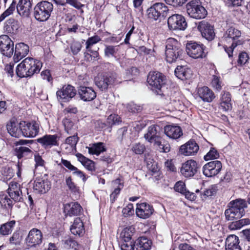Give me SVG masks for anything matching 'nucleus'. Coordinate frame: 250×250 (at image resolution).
<instances>
[{"mask_svg":"<svg viewBox=\"0 0 250 250\" xmlns=\"http://www.w3.org/2000/svg\"><path fill=\"white\" fill-rule=\"evenodd\" d=\"M42 67V62L40 60L27 57L17 65L16 73L21 78L31 77L38 73Z\"/></svg>","mask_w":250,"mask_h":250,"instance_id":"obj_1","label":"nucleus"},{"mask_svg":"<svg viewBox=\"0 0 250 250\" xmlns=\"http://www.w3.org/2000/svg\"><path fill=\"white\" fill-rule=\"evenodd\" d=\"M159 126L151 125L147 129V132L144 134V138L148 142L153 144L154 146L160 152L167 153L170 151L169 144L163 141L159 132Z\"/></svg>","mask_w":250,"mask_h":250,"instance_id":"obj_2","label":"nucleus"},{"mask_svg":"<svg viewBox=\"0 0 250 250\" xmlns=\"http://www.w3.org/2000/svg\"><path fill=\"white\" fill-rule=\"evenodd\" d=\"M183 50L181 48L180 43L174 38H168L166 42L165 55L166 61L171 63L176 62L181 58Z\"/></svg>","mask_w":250,"mask_h":250,"instance_id":"obj_3","label":"nucleus"},{"mask_svg":"<svg viewBox=\"0 0 250 250\" xmlns=\"http://www.w3.org/2000/svg\"><path fill=\"white\" fill-rule=\"evenodd\" d=\"M229 208L225 212L226 218L232 221L242 217L245 214V208L247 207L246 202L242 199H237L229 203Z\"/></svg>","mask_w":250,"mask_h":250,"instance_id":"obj_4","label":"nucleus"},{"mask_svg":"<svg viewBox=\"0 0 250 250\" xmlns=\"http://www.w3.org/2000/svg\"><path fill=\"white\" fill-rule=\"evenodd\" d=\"M53 9V4L47 1L39 2L34 8V16L38 21H44L48 19Z\"/></svg>","mask_w":250,"mask_h":250,"instance_id":"obj_5","label":"nucleus"},{"mask_svg":"<svg viewBox=\"0 0 250 250\" xmlns=\"http://www.w3.org/2000/svg\"><path fill=\"white\" fill-rule=\"evenodd\" d=\"M117 75L115 73H105L95 79V83L102 91H106L109 87L117 83Z\"/></svg>","mask_w":250,"mask_h":250,"instance_id":"obj_6","label":"nucleus"},{"mask_svg":"<svg viewBox=\"0 0 250 250\" xmlns=\"http://www.w3.org/2000/svg\"><path fill=\"white\" fill-rule=\"evenodd\" d=\"M187 12L188 15L196 19L205 18L207 14L206 9L196 1L192 0L186 5Z\"/></svg>","mask_w":250,"mask_h":250,"instance_id":"obj_7","label":"nucleus"},{"mask_svg":"<svg viewBox=\"0 0 250 250\" xmlns=\"http://www.w3.org/2000/svg\"><path fill=\"white\" fill-rule=\"evenodd\" d=\"M205 48L203 44L190 41L187 43L186 50L190 57L196 59L206 57V53L205 52Z\"/></svg>","mask_w":250,"mask_h":250,"instance_id":"obj_8","label":"nucleus"},{"mask_svg":"<svg viewBox=\"0 0 250 250\" xmlns=\"http://www.w3.org/2000/svg\"><path fill=\"white\" fill-rule=\"evenodd\" d=\"M22 129V136L27 138H33L38 135L39 132V125L36 122H21Z\"/></svg>","mask_w":250,"mask_h":250,"instance_id":"obj_9","label":"nucleus"},{"mask_svg":"<svg viewBox=\"0 0 250 250\" xmlns=\"http://www.w3.org/2000/svg\"><path fill=\"white\" fill-rule=\"evenodd\" d=\"M199 168L196 161L189 160L183 163L180 168L181 174L186 178L193 177L197 172Z\"/></svg>","mask_w":250,"mask_h":250,"instance_id":"obj_10","label":"nucleus"},{"mask_svg":"<svg viewBox=\"0 0 250 250\" xmlns=\"http://www.w3.org/2000/svg\"><path fill=\"white\" fill-rule=\"evenodd\" d=\"M0 51L3 55L8 58L13 54L14 43L7 35L0 36Z\"/></svg>","mask_w":250,"mask_h":250,"instance_id":"obj_11","label":"nucleus"},{"mask_svg":"<svg viewBox=\"0 0 250 250\" xmlns=\"http://www.w3.org/2000/svg\"><path fill=\"white\" fill-rule=\"evenodd\" d=\"M169 28L171 30H184L187 27L185 18L181 15L174 14L167 20Z\"/></svg>","mask_w":250,"mask_h":250,"instance_id":"obj_12","label":"nucleus"},{"mask_svg":"<svg viewBox=\"0 0 250 250\" xmlns=\"http://www.w3.org/2000/svg\"><path fill=\"white\" fill-rule=\"evenodd\" d=\"M197 28L202 37L208 41L213 40L215 37L214 27L208 22L203 21L199 23Z\"/></svg>","mask_w":250,"mask_h":250,"instance_id":"obj_13","label":"nucleus"},{"mask_svg":"<svg viewBox=\"0 0 250 250\" xmlns=\"http://www.w3.org/2000/svg\"><path fill=\"white\" fill-rule=\"evenodd\" d=\"M165 77L159 72H150L147 77V82L149 85L158 90H161L165 84Z\"/></svg>","mask_w":250,"mask_h":250,"instance_id":"obj_14","label":"nucleus"},{"mask_svg":"<svg viewBox=\"0 0 250 250\" xmlns=\"http://www.w3.org/2000/svg\"><path fill=\"white\" fill-rule=\"evenodd\" d=\"M222 163L219 161H211L203 167V173L207 177H211L217 175L221 170Z\"/></svg>","mask_w":250,"mask_h":250,"instance_id":"obj_15","label":"nucleus"},{"mask_svg":"<svg viewBox=\"0 0 250 250\" xmlns=\"http://www.w3.org/2000/svg\"><path fill=\"white\" fill-rule=\"evenodd\" d=\"M76 94L75 87L71 85H64L56 92L57 98L63 102L69 101Z\"/></svg>","mask_w":250,"mask_h":250,"instance_id":"obj_16","label":"nucleus"},{"mask_svg":"<svg viewBox=\"0 0 250 250\" xmlns=\"http://www.w3.org/2000/svg\"><path fill=\"white\" fill-rule=\"evenodd\" d=\"M42 231L40 229L33 228L29 231L25 241L28 246L36 247L42 243Z\"/></svg>","mask_w":250,"mask_h":250,"instance_id":"obj_17","label":"nucleus"},{"mask_svg":"<svg viewBox=\"0 0 250 250\" xmlns=\"http://www.w3.org/2000/svg\"><path fill=\"white\" fill-rule=\"evenodd\" d=\"M167 10V7L163 3H156L147 10V15L149 19L157 20L161 14Z\"/></svg>","mask_w":250,"mask_h":250,"instance_id":"obj_18","label":"nucleus"},{"mask_svg":"<svg viewBox=\"0 0 250 250\" xmlns=\"http://www.w3.org/2000/svg\"><path fill=\"white\" fill-rule=\"evenodd\" d=\"M199 149L196 142L191 140L180 147L179 153L185 156L194 155L198 152Z\"/></svg>","mask_w":250,"mask_h":250,"instance_id":"obj_19","label":"nucleus"},{"mask_svg":"<svg viewBox=\"0 0 250 250\" xmlns=\"http://www.w3.org/2000/svg\"><path fill=\"white\" fill-rule=\"evenodd\" d=\"M154 209L152 206L146 203H142L137 205L136 215L140 218L146 219L153 213Z\"/></svg>","mask_w":250,"mask_h":250,"instance_id":"obj_20","label":"nucleus"},{"mask_svg":"<svg viewBox=\"0 0 250 250\" xmlns=\"http://www.w3.org/2000/svg\"><path fill=\"white\" fill-rule=\"evenodd\" d=\"M6 127L8 133L11 136L19 138L22 136L21 122L18 123L16 119H11L7 124Z\"/></svg>","mask_w":250,"mask_h":250,"instance_id":"obj_21","label":"nucleus"},{"mask_svg":"<svg viewBox=\"0 0 250 250\" xmlns=\"http://www.w3.org/2000/svg\"><path fill=\"white\" fill-rule=\"evenodd\" d=\"M58 137L57 135H45L37 139V142L44 148H50L53 146H58Z\"/></svg>","mask_w":250,"mask_h":250,"instance_id":"obj_22","label":"nucleus"},{"mask_svg":"<svg viewBox=\"0 0 250 250\" xmlns=\"http://www.w3.org/2000/svg\"><path fill=\"white\" fill-rule=\"evenodd\" d=\"M31 8L32 3L30 0H20L17 5L18 14L24 18L29 16Z\"/></svg>","mask_w":250,"mask_h":250,"instance_id":"obj_23","label":"nucleus"},{"mask_svg":"<svg viewBox=\"0 0 250 250\" xmlns=\"http://www.w3.org/2000/svg\"><path fill=\"white\" fill-rule=\"evenodd\" d=\"M7 191L9 196L14 201L19 202L21 199V191L17 182H10Z\"/></svg>","mask_w":250,"mask_h":250,"instance_id":"obj_24","label":"nucleus"},{"mask_svg":"<svg viewBox=\"0 0 250 250\" xmlns=\"http://www.w3.org/2000/svg\"><path fill=\"white\" fill-rule=\"evenodd\" d=\"M78 94L80 98L84 101H91L96 97V92L90 87L80 86L78 89Z\"/></svg>","mask_w":250,"mask_h":250,"instance_id":"obj_25","label":"nucleus"},{"mask_svg":"<svg viewBox=\"0 0 250 250\" xmlns=\"http://www.w3.org/2000/svg\"><path fill=\"white\" fill-rule=\"evenodd\" d=\"M239 237L234 234L229 235L226 239V250H241Z\"/></svg>","mask_w":250,"mask_h":250,"instance_id":"obj_26","label":"nucleus"},{"mask_svg":"<svg viewBox=\"0 0 250 250\" xmlns=\"http://www.w3.org/2000/svg\"><path fill=\"white\" fill-rule=\"evenodd\" d=\"M241 33L238 29L230 27L224 34L223 39L226 42H234L238 41L237 39L241 37Z\"/></svg>","mask_w":250,"mask_h":250,"instance_id":"obj_27","label":"nucleus"},{"mask_svg":"<svg viewBox=\"0 0 250 250\" xmlns=\"http://www.w3.org/2000/svg\"><path fill=\"white\" fill-rule=\"evenodd\" d=\"M197 93L199 97L205 102L210 103L215 97L212 91L207 86L199 87Z\"/></svg>","mask_w":250,"mask_h":250,"instance_id":"obj_28","label":"nucleus"},{"mask_svg":"<svg viewBox=\"0 0 250 250\" xmlns=\"http://www.w3.org/2000/svg\"><path fill=\"white\" fill-rule=\"evenodd\" d=\"M164 130L166 135L172 139H177L183 134L181 127L177 125H167Z\"/></svg>","mask_w":250,"mask_h":250,"instance_id":"obj_29","label":"nucleus"},{"mask_svg":"<svg viewBox=\"0 0 250 250\" xmlns=\"http://www.w3.org/2000/svg\"><path fill=\"white\" fill-rule=\"evenodd\" d=\"M82 210V207L77 202H71L64 206V211L70 216L80 215Z\"/></svg>","mask_w":250,"mask_h":250,"instance_id":"obj_30","label":"nucleus"},{"mask_svg":"<svg viewBox=\"0 0 250 250\" xmlns=\"http://www.w3.org/2000/svg\"><path fill=\"white\" fill-rule=\"evenodd\" d=\"M231 101L230 94L229 92L223 91L221 94L220 105L223 110L227 111L231 109Z\"/></svg>","mask_w":250,"mask_h":250,"instance_id":"obj_31","label":"nucleus"},{"mask_svg":"<svg viewBox=\"0 0 250 250\" xmlns=\"http://www.w3.org/2000/svg\"><path fill=\"white\" fill-rule=\"evenodd\" d=\"M50 186L49 181L38 179L35 181L34 189L37 192L44 193L50 189Z\"/></svg>","mask_w":250,"mask_h":250,"instance_id":"obj_32","label":"nucleus"},{"mask_svg":"<svg viewBox=\"0 0 250 250\" xmlns=\"http://www.w3.org/2000/svg\"><path fill=\"white\" fill-rule=\"evenodd\" d=\"M191 74V70L187 66H177L175 70L176 76L182 80L189 78Z\"/></svg>","mask_w":250,"mask_h":250,"instance_id":"obj_33","label":"nucleus"},{"mask_svg":"<svg viewBox=\"0 0 250 250\" xmlns=\"http://www.w3.org/2000/svg\"><path fill=\"white\" fill-rule=\"evenodd\" d=\"M70 230L75 235L80 236L84 233L83 224L80 218H76L73 225L71 226Z\"/></svg>","mask_w":250,"mask_h":250,"instance_id":"obj_34","label":"nucleus"},{"mask_svg":"<svg viewBox=\"0 0 250 250\" xmlns=\"http://www.w3.org/2000/svg\"><path fill=\"white\" fill-rule=\"evenodd\" d=\"M135 250H148L150 248L151 242L145 237H141L134 242Z\"/></svg>","mask_w":250,"mask_h":250,"instance_id":"obj_35","label":"nucleus"},{"mask_svg":"<svg viewBox=\"0 0 250 250\" xmlns=\"http://www.w3.org/2000/svg\"><path fill=\"white\" fill-rule=\"evenodd\" d=\"M112 186L114 188V191L110 195V201L112 203L115 201L117 195L123 188V184L120 179H117L112 182Z\"/></svg>","mask_w":250,"mask_h":250,"instance_id":"obj_36","label":"nucleus"},{"mask_svg":"<svg viewBox=\"0 0 250 250\" xmlns=\"http://www.w3.org/2000/svg\"><path fill=\"white\" fill-rule=\"evenodd\" d=\"M76 157L79 161L88 170L93 171L95 170V163L93 161L86 158L81 153L76 154Z\"/></svg>","mask_w":250,"mask_h":250,"instance_id":"obj_37","label":"nucleus"},{"mask_svg":"<svg viewBox=\"0 0 250 250\" xmlns=\"http://www.w3.org/2000/svg\"><path fill=\"white\" fill-rule=\"evenodd\" d=\"M122 122L120 117L116 114H111L107 119V125L102 123L100 121H97L98 124L102 128L105 127L106 126H111L114 125L119 124Z\"/></svg>","mask_w":250,"mask_h":250,"instance_id":"obj_38","label":"nucleus"},{"mask_svg":"<svg viewBox=\"0 0 250 250\" xmlns=\"http://www.w3.org/2000/svg\"><path fill=\"white\" fill-rule=\"evenodd\" d=\"M14 151L19 159L25 157L32 153L31 150L25 146H15Z\"/></svg>","mask_w":250,"mask_h":250,"instance_id":"obj_39","label":"nucleus"},{"mask_svg":"<svg viewBox=\"0 0 250 250\" xmlns=\"http://www.w3.org/2000/svg\"><path fill=\"white\" fill-rule=\"evenodd\" d=\"M88 152L91 154L99 155L101 152L105 151V148L102 143H98L93 144L91 147H86Z\"/></svg>","mask_w":250,"mask_h":250,"instance_id":"obj_40","label":"nucleus"},{"mask_svg":"<svg viewBox=\"0 0 250 250\" xmlns=\"http://www.w3.org/2000/svg\"><path fill=\"white\" fill-rule=\"evenodd\" d=\"M18 21L13 19H9L6 23L5 28L8 33L15 34L19 29Z\"/></svg>","mask_w":250,"mask_h":250,"instance_id":"obj_41","label":"nucleus"},{"mask_svg":"<svg viewBox=\"0 0 250 250\" xmlns=\"http://www.w3.org/2000/svg\"><path fill=\"white\" fill-rule=\"evenodd\" d=\"M250 224V219H242L238 221L233 222L229 225V228L231 230H236L241 229L245 225Z\"/></svg>","mask_w":250,"mask_h":250,"instance_id":"obj_42","label":"nucleus"},{"mask_svg":"<svg viewBox=\"0 0 250 250\" xmlns=\"http://www.w3.org/2000/svg\"><path fill=\"white\" fill-rule=\"evenodd\" d=\"M119 48V45L113 46L106 45L104 49L105 56L108 58L111 57L116 58V55L118 52Z\"/></svg>","mask_w":250,"mask_h":250,"instance_id":"obj_43","label":"nucleus"},{"mask_svg":"<svg viewBox=\"0 0 250 250\" xmlns=\"http://www.w3.org/2000/svg\"><path fill=\"white\" fill-rule=\"evenodd\" d=\"M15 224V221H11L2 225L0 228V233L4 235L9 234L11 232Z\"/></svg>","mask_w":250,"mask_h":250,"instance_id":"obj_44","label":"nucleus"},{"mask_svg":"<svg viewBox=\"0 0 250 250\" xmlns=\"http://www.w3.org/2000/svg\"><path fill=\"white\" fill-rule=\"evenodd\" d=\"M0 205L4 208H11L13 206V201L5 194L0 195Z\"/></svg>","mask_w":250,"mask_h":250,"instance_id":"obj_45","label":"nucleus"},{"mask_svg":"<svg viewBox=\"0 0 250 250\" xmlns=\"http://www.w3.org/2000/svg\"><path fill=\"white\" fill-rule=\"evenodd\" d=\"M101 41V38L97 35L94 36L89 38L86 42V49L87 51H91L92 46L99 42Z\"/></svg>","mask_w":250,"mask_h":250,"instance_id":"obj_46","label":"nucleus"},{"mask_svg":"<svg viewBox=\"0 0 250 250\" xmlns=\"http://www.w3.org/2000/svg\"><path fill=\"white\" fill-rule=\"evenodd\" d=\"M16 5V2L15 0H13L12 3L9 7V8L5 10L0 16V21H1L4 20L5 18L12 14L15 10Z\"/></svg>","mask_w":250,"mask_h":250,"instance_id":"obj_47","label":"nucleus"},{"mask_svg":"<svg viewBox=\"0 0 250 250\" xmlns=\"http://www.w3.org/2000/svg\"><path fill=\"white\" fill-rule=\"evenodd\" d=\"M15 50L18 52L19 54H22L25 57L29 52V47L24 43L21 42L16 45Z\"/></svg>","mask_w":250,"mask_h":250,"instance_id":"obj_48","label":"nucleus"},{"mask_svg":"<svg viewBox=\"0 0 250 250\" xmlns=\"http://www.w3.org/2000/svg\"><path fill=\"white\" fill-rule=\"evenodd\" d=\"M219 156V153L217 150L211 147L209 152L204 156V159L206 161H208L209 160L217 159Z\"/></svg>","mask_w":250,"mask_h":250,"instance_id":"obj_49","label":"nucleus"},{"mask_svg":"<svg viewBox=\"0 0 250 250\" xmlns=\"http://www.w3.org/2000/svg\"><path fill=\"white\" fill-rule=\"evenodd\" d=\"M131 150L136 154H142L146 150V146L141 143H136L132 146Z\"/></svg>","mask_w":250,"mask_h":250,"instance_id":"obj_50","label":"nucleus"},{"mask_svg":"<svg viewBox=\"0 0 250 250\" xmlns=\"http://www.w3.org/2000/svg\"><path fill=\"white\" fill-rule=\"evenodd\" d=\"M64 245L66 248L74 249L75 250H77L79 248L78 243L71 238H68L65 240Z\"/></svg>","mask_w":250,"mask_h":250,"instance_id":"obj_51","label":"nucleus"},{"mask_svg":"<svg viewBox=\"0 0 250 250\" xmlns=\"http://www.w3.org/2000/svg\"><path fill=\"white\" fill-rule=\"evenodd\" d=\"M121 250H135L133 241H122L120 245Z\"/></svg>","mask_w":250,"mask_h":250,"instance_id":"obj_52","label":"nucleus"},{"mask_svg":"<svg viewBox=\"0 0 250 250\" xmlns=\"http://www.w3.org/2000/svg\"><path fill=\"white\" fill-rule=\"evenodd\" d=\"M127 110L133 113H138L142 111V107L133 103L127 104L126 106Z\"/></svg>","mask_w":250,"mask_h":250,"instance_id":"obj_53","label":"nucleus"},{"mask_svg":"<svg viewBox=\"0 0 250 250\" xmlns=\"http://www.w3.org/2000/svg\"><path fill=\"white\" fill-rule=\"evenodd\" d=\"M211 86L215 89L219 91L222 88V83L220 81L219 77L214 75L211 82Z\"/></svg>","mask_w":250,"mask_h":250,"instance_id":"obj_54","label":"nucleus"},{"mask_svg":"<svg viewBox=\"0 0 250 250\" xmlns=\"http://www.w3.org/2000/svg\"><path fill=\"white\" fill-rule=\"evenodd\" d=\"M131 228H125L123 231L121 233V236L123 237V241H132L131 240Z\"/></svg>","mask_w":250,"mask_h":250,"instance_id":"obj_55","label":"nucleus"},{"mask_svg":"<svg viewBox=\"0 0 250 250\" xmlns=\"http://www.w3.org/2000/svg\"><path fill=\"white\" fill-rule=\"evenodd\" d=\"M82 47L81 43L78 41L73 42L70 46L71 51L74 55L77 54L81 50Z\"/></svg>","mask_w":250,"mask_h":250,"instance_id":"obj_56","label":"nucleus"},{"mask_svg":"<svg viewBox=\"0 0 250 250\" xmlns=\"http://www.w3.org/2000/svg\"><path fill=\"white\" fill-rule=\"evenodd\" d=\"M2 174L4 179L8 180L10 179L14 175L13 169L9 167H4L2 171Z\"/></svg>","mask_w":250,"mask_h":250,"instance_id":"obj_57","label":"nucleus"},{"mask_svg":"<svg viewBox=\"0 0 250 250\" xmlns=\"http://www.w3.org/2000/svg\"><path fill=\"white\" fill-rule=\"evenodd\" d=\"M241 42L240 41H236L234 42H232L231 45L229 47H227V46H225V50L226 53L228 54L229 57H232V53L234 49L239 44H240Z\"/></svg>","mask_w":250,"mask_h":250,"instance_id":"obj_58","label":"nucleus"},{"mask_svg":"<svg viewBox=\"0 0 250 250\" xmlns=\"http://www.w3.org/2000/svg\"><path fill=\"white\" fill-rule=\"evenodd\" d=\"M174 189L176 191L183 194L186 190L185 183L181 181L177 182L175 185Z\"/></svg>","mask_w":250,"mask_h":250,"instance_id":"obj_59","label":"nucleus"},{"mask_svg":"<svg viewBox=\"0 0 250 250\" xmlns=\"http://www.w3.org/2000/svg\"><path fill=\"white\" fill-rule=\"evenodd\" d=\"M78 142V137L77 135H73L67 137L65 140V143L72 147H75Z\"/></svg>","mask_w":250,"mask_h":250,"instance_id":"obj_60","label":"nucleus"},{"mask_svg":"<svg viewBox=\"0 0 250 250\" xmlns=\"http://www.w3.org/2000/svg\"><path fill=\"white\" fill-rule=\"evenodd\" d=\"M122 212L125 217L132 215L134 213L133 205L131 204H128L126 207L123 208Z\"/></svg>","mask_w":250,"mask_h":250,"instance_id":"obj_61","label":"nucleus"},{"mask_svg":"<svg viewBox=\"0 0 250 250\" xmlns=\"http://www.w3.org/2000/svg\"><path fill=\"white\" fill-rule=\"evenodd\" d=\"M165 1L169 5H172L174 7H177L182 5L187 0H165Z\"/></svg>","mask_w":250,"mask_h":250,"instance_id":"obj_62","label":"nucleus"},{"mask_svg":"<svg viewBox=\"0 0 250 250\" xmlns=\"http://www.w3.org/2000/svg\"><path fill=\"white\" fill-rule=\"evenodd\" d=\"M63 125L64 126L65 130L68 134L72 133V129L74 126L73 123L70 121L68 119H65L63 121Z\"/></svg>","mask_w":250,"mask_h":250,"instance_id":"obj_63","label":"nucleus"},{"mask_svg":"<svg viewBox=\"0 0 250 250\" xmlns=\"http://www.w3.org/2000/svg\"><path fill=\"white\" fill-rule=\"evenodd\" d=\"M249 59V56L247 53L243 52L240 53L238 63L240 65L245 64Z\"/></svg>","mask_w":250,"mask_h":250,"instance_id":"obj_64","label":"nucleus"}]
</instances>
